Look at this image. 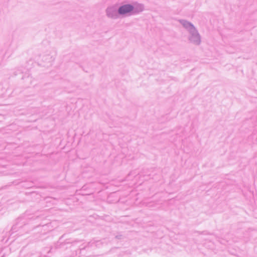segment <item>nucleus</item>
I'll return each mask as SVG.
<instances>
[{"label": "nucleus", "instance_id": "obj_1", "mask_svg": "<svg viewBox=\"0 0 257 257\" xmlns=\"http://www.w3.org/2000/svg\"><path fill=\"white\" fill-rule=\"evenodd\" d=\"M133 10V7L130 5H126L120 7L118 10L120 14H125L131 12Z\"/></svg>", "mask_w": 257, "mask_h": 257}]
</instances>
